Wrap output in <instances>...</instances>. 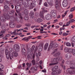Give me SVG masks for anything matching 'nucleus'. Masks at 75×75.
<instances>
[{
    "label": "nucleus",
    "mask_w": 75,
    "mask_h": 75,
    "mask_svg": "<svg viewBox=\"0 0 75 75\" xmlns=\"http://www.w3.org/2000/svg\"><path fill=\"white\" fill-rule=\"evenodd\" d=\"M41 48H39L38 49V51H39V52H41V51H42V47L41 46Z\"/></svg>",
    "instance_id": "obj_45"
},
{
    "label": "nucleus",
    "mask_w": 75,
    "mask_h": 75,
    "mask_svg": "<svg viewBox=\"0 0 75 75\" xmlns=\"http://www.w3.org/2000/svg\"><path fill=\"white\" fill-rule=\"evenodd\" d=\"M71 40L72 42H75V36H74L73 37V38H71Z\"/></svg>",
    "instance_id": "obj_30"
},
{
    "label": "nucleus",
    "mask_w": 75,
    "mask_h": 75,
    "mask_svg": "<svg viewBox=\"0 0 75 75\" xmlns=\"http://www.w3.org/2000/svg\"><path fill=\"white\" fill-rule=\"evenodd\" d=\"M1 28L2 29H4L2 30L0 33V37H1V36L3 35V34H4V33H5V32H6V30L5 29V28H6L5 25H2L1 26Z\"/></svg>",
    "instance_id": "obj_6"
},
{
    "label": "nucleus",
    "mask_w": 75,
    "mask_h": 75,
    "mask_svg": "<svg viewBox=\"0 0 75 75\" xmlns=\"http://www.w3.org/2000/svg\"><path fill=\"white\" fill-rule=\"evenodd\" d=\"M1 54H0V62H1L2 61V59H1Z\"/></svg>",
    "instance_id": "obj_57"
},
{
    "label": "nucleus",
    "mask_w": 75,
    "mask_h": 75,
    "mask_svg": "<svg viewBox=\"0 0 75 75\" xmlns=\"http://www.w3.org/2000/svg\"><path fill=\"white\" fill-rule=\"evenodd\" d=\"M32 63L33 64V65H34L35 64V60H33L32 61Z\"/></svg>",
    "instance_id": "obj_41"
},
{
    "label": "nucleus",
    "mask_w": 75,
    "mask_h": 75,
    "mask_svg": "<svg viewBox=\"0 0 75 75\" xmlns=\"http://www.w3.org/2000/svg\"><path fill=\"white\" fill-rule=\"evenodd\" d=\"M75 10V7L72 8L70 9V11H71V12H73V11H74Z\"/></svg>",
    "instance_id": "obj_34"
},
{
    "label": "nucleus",
    "mask_w": 75,
    "mask_h": 75,
    "mask_svg": "<svg viewBox=\"0 0 75 75\" xmlns=\"http://www.w3.org/2000/svg\"><path fill=\"white\" fill-rule=\"evenodd\" d=\"M35 25H33V26H31V28H34V27H35Z\"/></svg>",
    "instance_id": "obj_64"
},
{
    "label": "nucleus",
    "mask_w": 75,
    "mask_h": 75,
    "mask_svg": "<svg viewBox=\"0 0 75 75\" xmlns=\"http://www.w3.org/2000/svg\"><path fill=\"white\" fill-rule=\"evenodd\" d=\"M21 27V25H18L17 26V28H20V27Z\"/></svg>",
    "instance_id": "obj_54"
},
{
    "label": "nucleus",
    "mask_w": 75,
    "mask_h": 75,
    "mask_svg": "<svg viewBox=\"0 0 75 75\" xmlns=\"http://www.w3.org/2000/svg\"><path fill=\"white\" fill-rule=\"evenodd\" d=\"M16 21H17V22H18V23H19V22H20V20H18V18H17L16 19Z\"/></svg>",
    "instance_id": "obj_61"
},
{
    "label": "nucleus",
    "mask_w": 75,
    "mask_h": 75,
    "mask_svg": "<svg viewBox=\"0 0 75 75\" xmlns=\"http://www.w3.org/2000/svg\"><path fill=\"white\" fill-rule=\"evenodd\" d=\"M26 65H27V67L30 68V67L31 66V63H27L26 64Z\"/></svg>",
    "instance_id": "obj_22"
},
{
    "label": "nucleus",
    "mask_w": 75,
    "mask_h": 75,
    "mask_svg": "<svg viewBox=\"0 0 75 75\" xmlns=\"http://www.w3.org/2000/svg\"><path fill=\"white\" fill-rule=\"evenodd\" d=\"M71 68L68 69L67 70V72L68 73H69L70 74H75V70H74L72 71H71ZM72 69H73L72 68Z\"/></svg>",
    "instance_id": "obj_10"
},
{
    "label": "nucleus",
    "mask_w": 75,
    "mask_h": 75,
    "mask_svg": "<svg viewBox=\"0 0 75 75\" xmlns=\"http://www.w3.org/2000/svg\"><path fill=\"white\" fill-rule=\"evenodd\" d=\"M45 18L47 20H50L52 18V17L50 14H47L46 15Z\"/></svg>",
    "instance_id": "obj_11"
},
{
    "label": "nucleus",
    "mask_w": 75,
    "mask_h": 75,
    "mask_svg": "<svg viewBox=\"0 0 75 75\" xmlns=\"http://www.w3.org/2000/svg\"><path fill=\"white\" fill-rule=\"evenodd\" d=\"M72 52L73 55H75V50L74 49H73Z\"/></svg>",
    "instance_id": "obj_48"
},
{
    "label": "nucleus",
    "mask_w": 75,
    "mask_h": 75,
    "mask_svg": "<svg viewBox=\"0 0 75 75\" xmlns=\"http://www.w3.org/2000/svg\"><path fill=\"white\" fill-rule=\"evenodd\" d=\"M68 4V1L67 0H64L62 3V4L63 7H66Z\"/></svg>",
    "instance_id": "obj_13"
},
{
    "label": "nucleus",
    "mask_w": 75,
    "mask_h": 75,
    "mask_svg": "<svg viewBox=\"0 0 75 75\" xmlns=\"http://www.w3.org/2000/svg\"><path fill=\"white\" fill-rule=\"evenodd\" d=\"M1 54H2V53H3V52H4V50H1Z\"/></svg>",
    "instance_id": "obj_60"
},
{
    "label": "nucleus",
    "mask_w": 75,
    "mask_h": 75,
    "mask_svg": "<svg viewBox=\"0 0 75 75\" xmlns=\"http://www.w3.org/2000/svg\"><path fill=\"white\" fill-rule=\"evenodd\" d=\"M22 40L28 42V38H24L22 39Z\"/></svg>",
    "instance_id": "obj_29"
},
{
    "label": "nucleus",
    "mask_w": 75,
    "mask_h": 75,
    "mask_svg": "<svg viewBox=\"0 0 75 75\" xmlns=\"http://www.w3.org/2000/svg\"><path fill=\"white\" fill-rule=\"evenodd\" d=\"M68 35V33H63L62 34L63 36H67V35Z\"/></svg>",
    "instance_id": "obj_35"
},
{
    "label": "nucleus",
    "mask_w": 75,
    "mask_h": 75,
    "mask_svg": "<svg viewBox=\"0 0 75 75\" xmlns=\"http://www.w3.org/2000/svg\"><path fill=\"white\" fill-rule=\"evenodd\" d=\"M64 60H62V64H60V66L63 68V69H65V67L64 66Z\"/></svg>",
    "instance_id": "obj_17"
},
{
    "label": "nucleus",
    "mask_w": 75,
    "mask_h": 75,
    "mask_svg": "<svg viewBox=\"0 0 75 75\" xmlns=\"http://www.w3.org/2000/svg\"><path fill=\"white\" fill-rule=\"evenodd\" d=\"M10 52H8V50H5V54L6 57L7 59H9L10 58V59H12V58H13L14 55H13V53L14 52V50L12 48H10L9 49Z\"/></svg>",
    "instance_id": "obj_2"
},
{
    "label": "nucleus",
    "mask_w": 75,
    "mask_h": 75,
    "mask_svg": "<svg viewBox=\"0 0 75 75\" xmlns=\"http://www.w3.org/2000/svg\"><path fill=\"white\" fill-rule=\"evenodd\" d=\"M14 35H18V33H16L15 32V33H14Z\"/></svg>",
    "instance_id": "obj_56"
},
{
    "label": "nucleus",
    "mask_w": 75,
    "mask_h": 75,
    "mask_svg": "<svg viewBox=\"0 0 75 75\" xmlns=\"http://www.w3.org/2000/svg\"><path fill=\"white\" fill-rule=\"evenodd\" d=\"M4 68V66L3 65L0 64V69H3Z\"/></svg>",
    "instance_id": "obj_40"
},
{
    "label": "nucleus",
    "mask_w": 75,
    "mask_h": 75,
    "mask_svg": "<svg viewBox=\"0 0 75 75\" xmlns=\"http://www.w3.org/2000/svg\"><path fill=\"white\" fill-rule=\"evenodd\" d=\"M73 52V50L71 48H69L68 52H69L70 53H72V52Z\"/></svg>",
    "instance_id": "obj_32"
},
{
    "label": "nucleus",
    "mask_w": 75,
    "mask_h": 75,
    "mask_svg": "<svg viewBox=\"0 0 75 75\" xmlns=\"http://www.w3.org/2000/svg\"><path fill=\"white\" fill-rule=\"evenodd\" d=\"M26 26H27L28 27L29 26H31V24L30 23H28L25 24Z\"/></svg>",
    "instance_id": "obj_49"
},
{
    "label": "nucleus",
    "mask_w": 75,
    "mask_h": 75,
    "mask_svg": "<svg viewBox=\"0 0 75 75\" xmlns=\"http://www.w3.org/2000/svg\"><path fill=\"white\" fill-rule=\"evenodd\" d=\"M66 45L67 47H71V44L69 42H67L66 43Z\"/></svg>",
    "instance_id": "obj_24"
},
{
    "label": "nucleus",
    "mask_w": 75,
    "mask_h": 75,
    "mask_svg": "<svg viewBox=\"0 0 75 75\" xmlns=\"http://www.w3.org/2000/svg\"><path fill=\"white\" fill-rule=\"evenodd\" d=\"M35 21L37 23H41L42 21V19L41 18H38L35 20Z\"/></svg>",
    "instance_id": "obj_14"
},
{
    "label": "nucleus",
    "mask_w": 75,
    "mask_h": 75,
    "mask_svg": "<svg viewBox=\"0 0 75 75\" xmlns=\"http://www.w3.org/2000/svg\"><path fill=\"white\" fill-rule=\"evenodd\" d=\"M24 18L25 20H27L28 19V17H25Z\"/></svg>",
    "instance_id": "obj_59"
},
{
    "label": "nucleus",
    "mask_w": 75,
    "mask_h": 75,
    "mask_svg": "<svg viewBox=\"0 0 75 75\" xmlns=\"http://www.w3.org/2000/svg\"><path fill=\"white\" fill-rule=\"evenodd\" d=\"M35 46H33L32 47V51H34V54H33L32 55L31 54V50L30 49H28L27 50V54L28 55V58H31V57H33V58L34 59V57H35V54L36 55V57H37L36 59L37 60V61H39V57H38V53L36 51L37 50H35Z\"/></svg>",
    "instance_id": "obj_1"
},
{
    "label": "nucleus",
    "mask_w": 75,
    "mask_h": 75,
    "mask_svg": "<svg viewBox=\"0 0 75 75\" xmlns=\"http://www.w3.org/2000/svg\"><path fill=\"white\" fill-rule=\"evenodd\" d=\"M62 47L63 46L62 45H61L60 47V49L61 50H62Z\"/></svg>",
    "instance_id": "obj_63"
},
{
    "label": "nucleus",
    "mask_w": 75,
    "mask_h": 75,
    "mask_svg": "<svg viewBox=\"0 0 75 75\" xmlns=\"http://www.w3.org/2000/svg\"><path fill=\"white\" fill-rule=\"evenodd\" d=\"M58 44H56L54 45H53L52 44H50V45L48 48V51H49L50 50H53V48H57V47H58Z\"/></svg>",
    "instance_id": "obj_7"
},
{
    "label": "nucleus",
    "mask_w": 75,
    "mask_h": 75,
    "mask_svg": "<svg viewBox=\"0 0 75 75\" xmlns=\"http://www.w3.org/2000/svg\"><path fill=\"white\" fill-rule=\"evenodd\" d=\"M69 50V48L66 47L64 48V51L65 52H68Z\"/></svg>",
    "instance_id": "obj_27"
},
{
    "label": "nucleus",
    "mask_w": 75,
    "mask_h": 75,
    "mask_svg": "<svg viewBox=\"0 0 75 75\" xmlns=\"http://www.w3.org/2000/svg\"><path fill=\"white\" fill-rule=\"evenodd\" d=\"M42 72H44V73H46V72H47L46 70H45V69H44V70H42Z\"/></svg>",
    "instance_id": "obj_52"
},
{
    "label": "nucleus",
    "mask_w": 75,
    "mask_h": 75,
    "mask_svg": "<svg viewBox=\"0 0 75 75\" xmlns=\"http://www.w3.org/2000/svg\"><path fill=\"white\" fill-rule=\"evenodd\" d=\"M32 38V36H30L28 37L27 38H28V39H30V38Z\"/></svg>",
    "instance_id": "obj_62"
},
{
    "label": "nucleus",
    "mask_w": 75,
    "mask_h": 75,
    "mask_svg": "<svg viewBox=\"0 0 75 75\" xmlns=\"http://www.w3.org/2000/svg\"><path fill=\"white\" fill-rule=\"evenodd\" d=\"M70 23H71V22H69H69H67V24H66L67 26H69V25Z\"/></svg>",
    "instance_id": "obj_47"
},
{
    "label": "nucleus",
    "mask_w": 75,
    "mask_h": 75,
    "mask_svg": "<svg viewBox=\"0 0 75 75\" xmlns=\"http://www.w3.org/2000/svg\"><path fill=\"white\" fill-rule=\"evenodd\" d=\"M60 55H61V53H60V52H58L55 53L54 54V57H57L58 56H59Z\"/></svg>",
    "instance_id": "obj_23"
},
{
    "label": "nucleus",
    "mask_w": 75,
    "mask_h": 75,
    "mask_svg": "<svg viewBox=\"0 0 75 75\" xmlns=\"http://www.w3.org/2000/svg\"><path fill=\"white\" fill-rule=\"evenodd\" d=\"M69 19H71L73 18V15L72 14H70L69 16Z\"/></svg>",
    "instance_id": "obj_36"
},
{
    "label": "nucleus",
    "mask_w": 75,
    "mask_h": 75,
    "mask_svg": "<svg viewBox=\"0 0 75 75\" xmlns=\"http://www.w3.org/2000/svg\"><path fill=\"white\" fill-rule=\"evenodd\" d=\"M67 64L68 65H70V68H73V69H75V64L74 63H72V62L70 61H67L66 62Z\"/></svg>",
    "instance_id": "obj_5"
},
{
    "label": "nucleus",
    "mask_w": 75,
    "mask_h": 75,
    "mask_svg": "<svg viewBox=\"0 0 75 75\" xmlns=\"http://www.w3.org/2000/svg\"><path fill=\"white\" fill-rule=\"evenodd\" d=\"M18 16L19 17V18H21V19H22L23 18V17H21V13L18 14Z\"/></svg>",
    "instance_id": "obj_43"
},
{
    "label": "nucleus",
    "mask_w": 75,
    "mask_h": 75,
    "mask_svg": "<svg viewBox=\"0 0 75 75\" xmlns=\"http://www.w3.org/2000/svg\"><path fill=\"white\" fill-rule=\"evenodd\" d=\"M47 3L49 5L52 6L53 5V0H47Z\"/></svg>",
    "instance_id": "obj_15"
},
{
    "label": "nucleus",
    "mask_w": 75,
    "mask_h": 75,
    "mask_svg": "<svg viewBox=\"0 0 75 75\" xmlns=\"http://www.w3.org/2000/svg\"><path fill=\"white\" fill-rule=\"evenodd\" d=\"M71 44V45L72 47H74V46L75 45V43L73 42H72Z\"/></svg>",
    "instance_id": "obj_51"
},
{
    "label": "nucleus",
    "mask_w": 75,
    "mask_h": 75,
    "mask_svg": "<svg viewBox=\"0 0 75 75\" xmlns=\"http://www.w3.org/2000/svg\"><path fill=\"white\" fill-rule=\"evenodd\" d=\"M34 4H33V3H31L30 4V9H32L33 8V7H34Z\"/></svg>",
    "instance_id": "obj_25"
},
{
    "label": "nucleus",
    "mask_w": 75,
    "mask_h": 75,
    "mask_svg": "<svg viewBox=\"0 0 75 75\" xmlns=\"http://www.w3.org/2000/svg\"><path fill=\"white\" fill-rule=\"evenodd\" d=\"M62 58L61 56H59L57 57L54 58V59H52L51 61V62H57L59 60L61 59Z\"/></svg>",
    "instance_id": "obj_8"
},
{
    "label": "nucleus",
    "mask_w": 75,
    "mask_h": 75,
    "mask_svg": "<svg viewBox=\"0 0 75 75\" xmlns=\"http://www.w3.org/2000/svg\"><path fill=\"white\" fill-rule=\"evenodd\" d=\"M13 56H14L15 57H17L18 56V53L17 52L14 51L13 52Z\"/></svg>",
    "instance_id": "obj_19"
},
{
    "label": "nucleus",
    "mask_w": 75,
    "mask_h": 75,
    "mask_svg": "<svg viewBox=\"0 0 75 75\" xmlns=\"http://www.w3.org/2000/svg\"><path fill=\"white\" fill-rule=\"evenodd\" d=\"M58 0H55V4L56 5V8L58 7Z\"/></svg>",
    "instance_id": "obj_18"
},
{
    "label": "nucleus",
    "mask_w": 75,
    "mask_h": 75,
    "mask_svg": "<svg viewBox=\"0 0 75 75\" xmlns=\"http://www.w3.org/2000/svg\"><path fill=\"white\" fill-rule=\"evenodd\" d=\"M24 13L25 14V15H27L28 14V11L26 9L24 10Z\"/></svg>",
    "instance_id": "obj_31"
},
{
    "label": "nucleus",
    "mask_w": 75,
    "mask_h": 75,
    "mask_svg": "<svg viewBox=\"0 0 75 75\" xmlns=\"http://www.w3.org/2000/svg\"><path fill=\"white\" fill-rule=\"evenodd\" d=\"M48 44L46 43L45 45V50H46V49H47V48H48Z\"/></svg>",
    "instance_id": "obj_28"
},
{
    "label": "nucleus",
    "mask_w": 75,
    "mask_h": 75,
    "mask_svg": "<svg viewBox=\"0 0 75 75\" xmlns=\"http://www.w3.org/2000/svg\"><path fill=\"white\" fill-rule=\"evenodd\" d=\"M30 18L31 19H33L34 17V12L33 11H31L30 12Z\"/></svg>",
    "instance_id": "obj_16"
},
{
    "label": "nucleus",
    "mask_w": 75,
    "mask_h": 75,
    "mask_svg": "<svg viewBox=\"0 0 75 75\" xmlns=\"http://www.w3.org/2000/svg\"><path fill=\"white\" fill-rule=\"evenodd\" d=\"M41 36H38L37 38H38V39H41Z\"/></svg>",
    "instance_id": "obj_58"
},
{
    "label": "nucleus",
    "mask_w": 75,
    "mask_h": 75,
    "mask_svg": "<svg viewBox=\"0 0 75 75\" xmlns=\"http://www.w3.org/2000/svg\"><path fill=\"white\" fill-rule=\"evenodd\" d=\"M67 12H68V10L66 11L65 12L64 14L62 15V16L63 17H65V15H66V14H67Z\"/></svg>",
    "instance_id": "obj_33"
},
{
    "label": "nucleus",
    "mask_w": 75,
    "mask_h": 75,
    "mask_svg": "<svg viewBox=\"0 0 75 75\" xmlns=\"http://www.w3.org/2000/svg\"><path fill=\"white\" fill-rule=\"evenodd\" d=\"M14 20V19L13 18H10L9 26L11 28H13L15 26V23H13L15 21V20Z\"/></svg>",
    "instance_id": "obj_4"
},
{
    "label": "nucleus",
    "mask_w": 75,
    "mask_h": 75,
    "mask_svg": "<svg viewBox=\"0 0 75 75\" xmlns=\"http://www.w3.org/2000/svg\"><path fill=\"white\" fill-rule=\"evenodd\" d=\"M51 14H52L53 17L54 18H55L57 17V13L56 11L55 10H52L51 12Z\"/></svg>",
    "instance_id": "obj_9"
},
{
    "label": "nucleus",
    "mask_w": 75,
    "mask_h": 75,
    "mask_svg": "<svg viewBox=\"0 0 75 75\" xmlns=\"http://www.w3.org/2000/svg\"><path fill=\"white\" fill-rule=\"evenodd\" d=\"M43 14H44V12H43V11H41L40 14V15L41 17V18H44V16H43Z\"/></svg>",
    "instance_id": "obj_20"
},
{
    "label": "nucleus",
    "mask_w": 75,
    "mask_h": 75,
    "mask_svg": "<svg viewBox=\"0 0 75 75\" xmlns=\"http://www.w3.org/2000/svg\"><path fill=\"white\" fill-rule=\"evenodd\" d=\"M13 48L15 50H16V51H19L20 50V47L18 45H15L13 46Z\"/></svg>",
    "instance_id": "obj_12"
},
{
    "label": "nucleus",
    "mask_w": 75,
    "mask_h": 75,
    "mask_svg": "<svg viewBox=\"0 0 75 75\" xmlns=\"http://www.w3.org/2000/svg\"><path fill=\"white\" fill-rule=\"evenodd\" d=\"M22 54H24V53H25V49L24 48H23L22 50Z\"/></svg>",
    "instance_id": "obj_37"
},
{
    "label": "nucleus",
    "mask_w": 75,
    "mask_h": 75,
    "mask_svg": "<svg viewBox=\"0 0 75 75\" xmlns=\"http://www.w3.org/2000/svg\"><path fill=\"white\" fill-rule=\"evenodd\" d=\"M42 9L43 10V13H46V12H47V10H46L45 9H44V8H42Z\"/></svg>",
    "instance_id": "obj_42"
},
{
    "label": "nucleus",
    "mask_w": 75,
    "mask_h": 75,
    "mask_svg": "<svg viewBox=\"0 0 75 75\" xmlns=\"http://www.w3.org/2000/svg\"><path fill=\"white\" fill-rule=\"evenodd\" d=\"M57 64H58V62H57V63H50V65H56Z\"/></svg>",
    "instance_id": "obj_46"
},
{
    "label": "nucleus",
    "mask_w": 75,
    "mask_h": 75,
    "mask_svg": "<svg viewBox=\"0 0 75 75\" xmlns=\"http://www.w3.org/2000/svg\"><path fill=\"white\" fill-rule=\"evenodd\" d=\"M58 68V66H55L54 68L52 69V71H53L52 72V75H59L58 74L62 72L61 70L59 69L57 70Z\"/></svg>",
    "instance_id": "obj_3"
},
{
    "label": "nucleus",
    "mask_w": 75,
    "mask_h": 75,
    "mask_svg": "<svg viewBox=\"0 0 75 75\" xmlns=\"http://www.w3.org/2000/svg\"><path fill=\"white\" fill-rule=\"evenodd\" d=\"M42 0H40L39 1H38V4H39V5H41V4Z\"/></svg>",
    "instance_id": "obj_39"
},
{
    "label": "nucleus",
    "mask_w": 75,
    "mask_h": 75,
    "mask_svg": "<svg viewBox=\"0 0 75 75\" xmlns=\"http://www.w3.org/2000/svg\"><path fill=\"white\" fill-rule=\"evenodd\" d=\"M44 6H45V7H48V4H47V3L46 2H45L44 4Z\"/></svg>",
    "instance_id": "obj_44"
},
{
    "label": "nucleus",
    "mask_w": 75,
    "mask_h": 75,
    "mask_svg": "<svg viewBox=\"0 0 75 75\" xmlns=\"http://www.w3.org/2000/svg\"><path fill=\"white\" fill-rule=\"evenodd\" d=\"M75 20L74 19H71V20H70L69 21V22H70V23H72V22H74V21Z\"/></svg>",
    "instance_id": "obj_50"
},
{
    "label": "nucleus",
    "mask_w": 75,
    "mask_h": 75,
    "mask_svg": "<svg viewBox=\"0 0 75 75\" xmlns=\"http://www.w3.org/2000/svg\"><path fill=\"white\" fill-rule=\"evenodd\" d=\"M58 22V19H56L54 21V23H57Z\"/></svg>",
    "instance_id": "obj_53"
},
{
    "label": "nucleus",
    "mask_w": 75,
    "mask_h": 75,
    "mask_svg": "<svg viewBox=\"0 0 75 75\" xmlns=\"http://www.w3.org/2000/svg\"><path fill=\"white\" fill-rule=\"evenodd\" d=\"M30 70H34L35 71H37V68L36 67H33L30 69Z\"/></svg>",
    "instance_id": "obj_26"
},
{
    "label": "nucleus",
    "mask_w": 75,
    "mask_h": 75,
    "mask_svg": "<svg viewBox=\"0 0 75 75\" xmlns=\"http://www.w3.org/2000/svg\"><path fill=\"white\" fill-rule=\"evenodd\" d=\"M66 58H67L68 59L70 58L71 57V55H70V54H67L65 56Z\"/></svg>",
    "instance_id": "obj_21"
},
{
    "label": "nucleus",
    "mask_w": 75,
    "mask_h": 75,
    "mask_svg": "<svg viewBox=\"0 0 75 75\" xmlns=\"http://www.w3.org/2000/svg\"><path fill=\"white\" fill-rule=\"evenodd\" d=\"M58 50V49H56L54 50V52H52V54H54V53H55V52H57V51Z\"/></svg>",
    "instance_id": "obj_38"
},
{
    "label": "nucleus",
    "mask_w": 75,
    "mask_h": 75,
    "mask_svg": "<svg viewBox=\"0 0 75 75\" xmlns=\"http://www.w3.org/2000/svg\"><path fill=\"white\" fill-rule=\"evenodd\" d=\"M10 36V34H8L6 35V37H8Z\"/></svg>",
    "instance_id": "obj_55"
}]
</instances>
